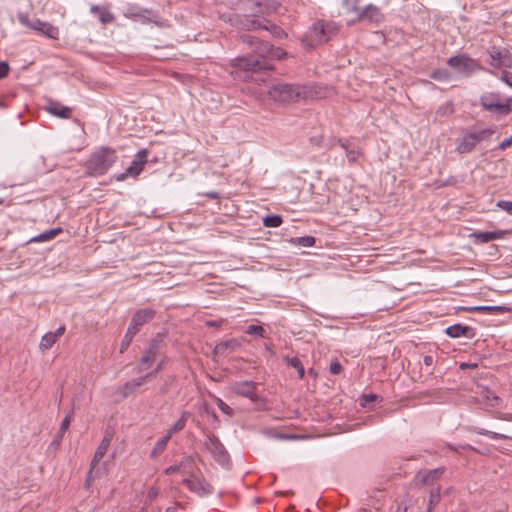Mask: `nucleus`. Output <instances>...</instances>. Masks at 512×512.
Returning <instances> with one entry per match:
<instances>
[{"label": "nucleus", "instance_id": "nucleus-41", "mask_svg": "<svg viewBox=\"0 0 512 512\" xmlns=\"http://www.w3.org/2000/svg\"><path fill=\"white\" fill-rule=\"evenodd\" d=\"M359 0H342V5L347 14L356 16L359 9Z\"/></svg>", "mask_w": 512, "mask_h": 512}, {"label": "nucleus", "instance_id": "nucleus-20", "mask_svg": "<svg viewBox=\"0 0 512 512\" xmlns=\"http://www.w3.org/2000/svg\"><path fill=\"white\" fill-rule=\"evenodd\" d=\"M445 333L451 338H459L463 336L472 339L476 335L474 328L467 325H462L460 323L447 327Z\"/></svg>", "mask_w": 512, "mask_h": 512}, {"label": "nucleus", "instance_id": "nucleus-56", "mask_svg": "<svg viewBox=\"0 0 512 512\" xmlns=\"http://www.w3.org/2000/svg\"><path fill=\"white\" fill-rule=\"evenodd\" d=\"M447 447L451 451H458L459 448H461L463 450L477 451V449L474 448L473 446H471L470 444L461 445V446H458V447H456V446H454L452 444H448Z\"/></svg>", "mask_w": 512, "mask_h": 512}, {"label": "nucleus", "instance_id": "nucleus-25", "mask_svg": "<svg viewBox=\"0 0 512 512\" xmlns=\"http://www.w3.org/2000/svg\"><path fill=\"white\" fill-rule=\"evenodd\" d=\"M35 26L34 31H37L41 35L46 36L49 39H58L59 37V29L53 26L51 23L43 22L40 19L35 18Z\"/></svg>", "mask_w": 512, "mask_h": 512}, {"label": "nucleus", "instance_id": "nucleus-55", "mask_svg": "<svg viewBox=\"0 0 512 512\" xmlns=\"http://www.w3.org/2000/svg\"><path fill=\"white\" fill-rule=\"evenodd\" d=\"M250 0H226L227 5L232 9L240 8L243 3L249 2Z\"/></svg>", "mask_w": 512, "mask_h": 512}, {"label": "nucleus", "instance_id": "nucleus-10", "mask_svg": "<svg viewBox=\"0 0 512 512\" xmlns=\"http://www.w3.org/2000/svg\"><path fill=\"white\" fill-rule=\"evenodd\" d=\"M447 63L449 66L456 69L459 73L465 75H470L475 71L483 69L477 60L471 58L467 54H460L450 57Z\"/></svg>", "mask_w": 512, "mask_h": 512}, {"label": "nucleus", "instance_id": "nucleus-14", "mask_svg": "<svg viewBox=\"0 0 512 512\" xmlns=\"http://www.w3.org/2000/svg\"><path fill=\"white\" fill-rule=\"evenodd\" d=\"M490 58V65L494 68H511L512 56L505 47L493 45L487 49Z\"/></svg>", "mask_w": 512, "mask_h": 512}, {"label": "nucleus", "instance_id": "nucleus-21", "mask_svg": "<svg viewBox=\"0 0 512 512\" xmlns=\"http://www.w3.org/2000/svg\"><path fill=\"white\" fill-rule=\"evenodd\" d=\"M65 325H61L55 332H47L41 338L39 348L41 351H47L59 340L60 337L65 333Z\"/></svg>", "mask_w": 512, "mask_h": 512}, {"label": "nucleus", "instance_id": "nucleus-29", "mask_svg": "<svg viewBox=\"0 0 512 512\" xmlns=\"http://www.w3.org/2000/svg\"><path fill=\"white\" fill-rule=\"evenodd\" d=\"M92 14H97L99 21L103 25L110 24L114 21V15L109 11L106 6L92 5L90 8Z\"/></svg>", "mask_w": 512, "mask_h": 512}, {"label": "nucleus", "instance_id": "nucleus-4", "mask_svg": "<svg viewBox=\"0 0 512 512\" xmlns=\"http://www.w3.org/2000/svg\"><path fill=\"white\" fill-rule=\"evenodd\" d=\"M230 66L246 73L273 69L272 63L251 53L231 59Z\"/></svg>", "mask_w": 512, "mask_h": 512}, {"label": "nucleus", "instance_id": "nucleus-39", "mask_svg": "<svg viewBox=\"0 0 512 512\" xmlns=\"http://www.w3.org/2000/svg\"><path fill=\"white\" fill-rule=\"evenodd\" d=\"M136 334H137V332L128 326V329L121 341V346H120L121 354L124 353L128 349V347L130 346V344Z\"/></svg>", "mask_w": 512, "mask_h": 512}, {"label": "nucleus", "instance_id": "nucleus-13", "mask_svg": "<svg viewBox=\"0 0 512 512\" xmlns=\"http://www.w3.org/2000/svg\"><path fill=\"white\" fill-rule=\"evenodd\" d=\"M182 484L186 486L192 493L197 494L200 497H205L213 494V486L206 481L203 476L190 474L189 478H185Z\"/></svg>", "mask_w": 512, "mask_h": 512}, {"label": "nucleus", "instance_id": "nucleus-62", "mask_svg": "<svg viewBox=\"0 0 512 512\" xmlns=\"http://www.w3.org/2000/svg\"><path fill=\"white\" fill-rule=\"evenodd\" d=\"M407 506L404 504H397L395 512H407Z\"/></svg>", "mask_w": 512, "mask_h": 512}, {"label": "nucleus", "instance_id": "nucleus-64", "mask_svg": "<svg viewBox=\"0 0 512 512\" xmlns=\"http://www.w3.org/2000/svg\"><path fill=\"white\" fill-rule=\"evenodd\" d=\"M166 512H177V506H171L166 509Z\"/></svg>", "mask_w": 512, "mask_h": 512}, {"label": "nucleus", "instance_id": "nucleus-17", "mask_svg": "<svg viewBox=\"0 0 512 512\" xmlns=\"http://www.w3.org/2000/svg\"><path fill=\"white\" fill-rule=\"evenodd\" d=\"M162 341L163 340L159 336L151 340L148 348L144 351L139 364L136 366L137 372H142L153 364L160 351Z\"/></svg>", "mask_w": 512, "mask_h": 512}, {"label": "nucleus", "instance_id": "nucleus-57", "mask_svg": "<svg viewBox=\"0 0 512 512\" xmlns=\"http://www.w3.org/2000/svg\"><path fill=\"white\" fill-rule=\"evenodd\" d=\"M512 145V135L506 139H504L498 146L499 150H505L506 148Z\"/></svg>", "mask_w": 512, "mask_h": 512}, {"label": "nucleus", "instance_id": "nucleus-26", "mask_svg": "<svg viewBox=\"0 0 512 512\" xmlns=\"http://www.w3.org/2000/svg\"><path fill=\"white\" fill-rule=\"evenodd\" d=\"M463 311L467 312H485L488 314H504L511 311V308L501 305L495 306H471V307H462L460 308Z\"/></svg>", "mask_w": 512, "mask_h": 512}, {"label": "nucleus", "instance_id": "nucleus-48", "mask_svg": "<svg viewBox=\"0 0 512 512\" xmlns=\"http://www.w3.org/2000/svg\"><path fill=\"white\" fill-rule=\"evenodd\" d=\"M377 399H380V396L376 394H363L360 398V405L364 408L368 407V405Z\"/></svg>", "mask_w": 512, "mask_h": 512}, {"label": "nucleus", "instance_id": "nucleus-27", "mask_svg": "<svg viewBox=\"0 0 512 512\" xmlns=\"http://www.w3.org/2000/svg\"><path fill=\"white\" fill-rule=\"evenodd\" d=\"M507 231L497 230V231H479L474 232L472 236L476 239V241L480 243H488L497 239H503Z\"/></svg>", "mask_w": 512, "mask_h": 512}, {"label": "nucleus", "instance_id": "nucleus-47", "mask_svg": "<svg viewBox=\"0 0 512 512\" xmlns=\"http://www.w3.org/2000/svg\"><path fill=\"white\" fill-rule=\"evenodd\" d=\"M294 243L302 247H311L315 244L313 236H302L295 239Z\"/></svg>", "mask_w": 512, "mask_h": 512}, {"label": "nucleus", "instance_id": "nucleus-6", "mask_svg": "<svg viewBox=\"0 0 512 512\" xmlns=\"http://www.w3.org/2000/svg\"><path fill=\"white\" fill-rule=\"evenodd\" d=\"M481 106L492 113L498 115H507L511 112L510 100L505 101L501 97L500 93L488 92L480 97Z\"/></svg>", "mask_w": 512, "mask_h": 512}, {"label": "nucleus", "instance_id": "nucleus-44", "mask_svg": "<svg viewBox=\"0 0 512 512\" xmlns=\"http://www.w3.org/2000/svg\"><path fill=\"white\" fill-rule=\"evenodd\" d=\"M476 433L479 435L488 436L491 439H512V437H509L507 435L497 433V432H492V431H489V430H486L483 428L476 429Z\"/></svg>", "mask_w": 512, "mask_h": 512}, {"label": "nucleus", "instance_id": "nucleus-33", "mask_svg": "<svg viewBox=\"0 0 512 512\" xmlns=\"http://www.w3.org/2000/svg\"><path fill=\"white\" fill-rule=\"evenodd\" d=\"M263 30L269 31L271 35L277 39L287 38V33L280 26L272 23L268 19L265 20Z\"/></svg>", "mask_w": 512, "mask_h": 512}, {"label": "nucleus", "instance_id": "nucleus-46", "mask_svg": "<svg viewBox=\"0 0 512 512\" xmlns=\"http://www.w3.org/2000/svg\"><path fill=\"white\" fill-rule=\"evenodd\" d=\"M246 333L248 335L263 338L264 334H265V330H264L263 326H261V325L251 324L247 327Z\"/></svg>", "mask_w": 512, "mask_h": 512}, {"label": "nucleus", "instance_id": "nucleus-63", "mask_svg": "<svg viewBox=\"0 0 512 512\" xmlns=\"http://www.w3.org/2000/svg\"><path fill=\"white\" fill-rule=\"evenodd\" d=\"M207 196L211 199H218L219 198V194L215 191H212V192H209L207 193Z\"/></svg>", "mask_w": 512, "mask_h": 512}, {"label": "nucleus", "instance_id": "nucleus-52", "mask_svg": "<svg viewBox=\"0 0 512 512\" xmlns=\"http://www.w3.org/2000/svg\"><path fill=\"white\" fill-rule=\"evenodd\" d=\"M159 495V490L156 487H151L147 491L146 500L151 503L153 502Z\"/></svg>", "mask_w": 512, "mask_h": 512}, {"label": "nucleus", "instance_id": "nucleus-43", "mask_svg": "<svg viewBox=\"0 0 512 512\" xmlns=\"http://www.w3.org/2000/svg\"><path fill=\"white\" fill-rule=\"evenodd\" d=\"M430 77L436 81L445 82L450 79V73L446 69H436L434 70Z\"/></svg>", "mask_w": 512, "mask_h": 512}, {"label": "nucleus", "instance_id": "nucleus-28", "mask_svg": "<svg viewBox=\"0 0 512 512\" xmlns=\"http://www.w3.org/2000/svg\"><path fill=\"white\" fill-rule=\"evenodd\" d=\"M111 440H112V435L106 433L104 435L103 439L101 440V442L93 456V459L91 461L92 468H95L97 466V464L99 463V461L105 456V454L110 446Z\"/></svg>", "mask_w": 512, "mask_h": 512}, {"label": "nucleus", "instance_id": "nucleus-49", "mask_svg": "<svg viewBox=\"0 0 512 512\" xmlns=\"http://www.w3.org/2000/svg\"><path fill=\"white\" fill-rule=\"evenodd\" d=\"M217 407L226 415H233V409L226 404L222 399L216 398L215 400Z\"/></svg>", "mask_w": 512, "mask_h": 512}, {"label": "nucleus", "instance_id": "nucleus-15", "mask_svg": "<svg viewBox=\"0 0 512 512\" xmlns=\"http://www.w3.org/2000/svg\"><path fill=\"white\" fill-rule=\"evenodd\" d=\"M251 54H255L257 57L269 61L270 63H272L271 61L273 59L280 60L287 55V53L282 48L274 47L270 43L261 40L257 41V45Z\"/></svg>", "mask_w": 512, "mask_h": 512}, {"label": "nucleus", "instance_id": "nucleus-42", "mask_svg": "<svg viewBox=\"0 0 512 512\" xmlns=\"http://www.w3.org/2000/svg\"><path fill=\"white\" fill-rule=\"evenodd\" d=\"M17 19L18 21L25 27L31 29V30H34V28H36L35 26V18L34 19H30L29 18V15L25 12H19L17 14Z\"/></svg>", "mask_w": 512, "mask_h": 512}, {"label": "nucleus", "instance_id": "nucleus-54", "mask_svg": "<svg viewBox=\"0 0 512 512\" xmlns=\"http://www.w3.org/2000/svg\"><path fill=\"white\" fill-rule=\"evenodd\" d=\"M329 371L331 374L337 375L342 371V365L338 361L331 362Z\"/></svg>", "mask_w": 512, "mask_h": 512}, {"label": "nucleus", "instance_id": "nucleus-23", "mask_svg": "<svg viewBox=\"0 0 512 512\" xmlns=\"http://www.w3.org/2000/svg\"><path fill=\"white\" fill-rule=\"evenodd\" d=\"M45 109L53 116L61 119H69L71 117L72 109L55 100H48Z\"/></svg>", "mask_w": 512, "mask_h": 512}, {"label": "nucleus", "instance_id": "nucleus-35", "mask_svg": "<svg viewBox=\"0 0 512 512\" xmlns=\"http://www.w3.org/2000/svg\"><path fill=\"white\" fill-rule=\"evenodd\" d=\"M193 462H194V460L191 456L184 457L183 460L179 464H174V465L167 467L164 470V473L166 475L174 474L176 472H179L182 468H185L188 465L193 464Z\"/></svg>", "mask_w": 512, "mask_h": 512}, {"label": "nucleus", "instance_id": "nucleus-9", "mask_svg": "<svg viewBox=\"0 0 512 512\" xmlns=\"http://www.w3.org/2000/svg\"><path fill=\"white\" fill-rule=\"evenodd\" d=\"M338 31L339 29L335 22L324 20L316 21L310 28L311 36L319 43L329 41Z\"/></svg>", "mask_w": 512, "mask_h": 512}, {"label": "nucleus", "instance_id": "nucleus-16", "mask_svg": "<svg viewBox=\"0 0 512 512\" xmlns=\"http://www.w3.org/2000/svg\"><path fill=\"white\" fill-rule=\"evenodd\" d=\"M445 472L446 467L444 466L431 470L418 471L413 478V483L416 487L432 486L440 480Z\"/></svg>", "mask_w": 512, "mask_h": 512}, {"label": "nucleus", "instance_id": "nucleus-1", "mask_svg": "<svg viewBox=\"0 0 512 512\" xmlns=\"http://www.w3.org/2000/svg\"><path fill=\"white\" fill-rule=\"evenodd\" d=\"M116 159V151L113 148L102 147L87 159L86 174L93 177L104 175L116 162Z\"/></svg>", "mask_w": 512, "mask_h": 512}, {"label": "nucleus", "instance_id": "nucleus-38", "mask_svg": "<svg viewBox=\"0 0 512 512\" xmlns=\"http://www.w3.org/2000/svg\"><path fill=\"white\" fill-rule=\"evenodd\" d=\"M238 346H239V343H238V341L236 339H230V340L218 343L215 346L214 351L216 353L223 354V353H225L226 350H228V349H235Z\"/></svg>", "mask_w": 512, "mask_h": 512}, {"label": "nucleus", "instance_id": "nucleus-19", "mask_svg": "<svg viewBox=\"0 0 512 512\" xmlns=\"http://www.w3.org/2000/svg\"><path fill=\"white\" fill-rule=\"evenodd\" d=\"M155 315L156 311L152 308L139 309L133 314L129 327L138 333L141 327L151 321Z\"/></svg>", "mask_w": 512, "mask_h": 512}, {"label": "nucleus", "instance_id": "nucleus-36", "mask_svg": "<svg viewBox=\"0 0 512 512\" xmlns=\"http://www.w3.org/2000/svg\"><path fill=\"white\" fill-rule=\"evenodd\" d=\"M61 232H62V229L60 227L53 228V229L47 230V231L39 234L38 236L32 238L31 241H34V242L48 241V240H51L54 237H56Z\"/></svg>", "mask_w": 512, "mask_h": 512}, {"label": "nucleus", "instance_id": "nucleus-50", "mask_svg": "<svg viewBox=\"0 0 512 512\" xmlns=\"http://www.w3.org/2000/svg\"><path fill=\"white\" fill-rule=\"evenodd\" d=\"M496 206L503 211L507 212L508 214L512 215V201L507 200H499L496 203Z\"/></svg>", "mask_w": 512, "mask_h": 512}, {"label": "nucleus", "instance_id": "nucleus-45", "mask_svg": "<svg viewBox=\"0 0 512 512\" xmlns=\"http://www.w3.org/2000/svg\"><path fill=\"white\" fill-rule=\"evenodd\" d=\"M454 113V106L452 102H446L445 104L438 107L436 114L438 116H448Z\"/></svg>", "mask_w": 512, "mask_h": 512}, {"label": "nucleus", "instance_id": "nucleus-59", "mask_svg": "<svg viewBox=\"0 0 512 512\" xmlns=\"http://www.w3.org/2000/svg\"><path fill=\"white\" fill-rule=\"evenodd\" d=\"M503 81L510 87H512V74L504 71L502 74Z\"/></svg>", "mask_w": 512, "mask_h": 512}, {"label": "nucleus", "instance_id": "nucleus-58", "mask_svg": "<svg viewBox=\"0 0 512 512\" xmlns=\"http://www.w3.org/2000/svg\"><path fill=\"white\" fill-rule=\"evenodd\" d=\"M161 370V364H158V366L151 372L147 373L143 377L146 378V381L149 379H152L156 377L157 373Z\"/></svg>", "mask_w": 512, "mask_h": 512}, {"label": "nucleus", "instance_id": "nucleus-32", "mask_svg": "<svg viewBox=\"0 0 512 512\" xmlns=\"http://www.w3.org/2000/svg\"><path fill=\"white\" fill-rule=\"evenodd\" d=\"M190 415V412L184 411L181 417L174 423V425L168 429L166 435L171 439L173 434L182 431L185 428L187 419L190 417Z\"/></svg>", "mask_w": 512, "mask_h": 512}, {"label": "nucleus", "instance_id": "nucleus-40", "mask_svg": "<svg viewBox=\"0 0 512 512\" xmlns=\"http://www.w3.org/2000/svg\"><path fill=\"white\" fill-rule=\"evenodd\" d=\"M283 220L280 215H267L263 218V225L268 228H276L282 224Z\"/></svg>", "mask_w": 512, "mask_h": 512}, {"label": "nucleus", "instance_id": "nucleus-53", "mask_svg": "<svg viewBox=\"0 0 512 512\" xmlns=\"http://www.w3.org/2000/svg\"><path fill=\"white\" fill-rule=\"evenodd\" d=\"M9 71H10V66H9L8 62H6V61L0 62V80L5 78L8 75Z\"/></svg>", "mask_w": 512, "mask_h": 512}, {"label": "nucleus", "instance_id": "nucleus-2", "mask_svg": "<svg viewBox=\"0 0 512 512\" xmlns=\"http://www.w3.org/2000/svg\"><path fill=\"white\" fill-rule=\"evenodd\" d=\"M268 96L277 103H289L298 101L307 96V87L300 84L276 82L269 86Z\"/></svg>", "mask_w": 512, "mask_h": 512}, {"label": "nucleus", "instance_id": "nucleus-22", "mask_svg": "<svg viewBox=\"0 0 512 512\" xmlns=\"http://www.w3.org/2000/svg\"><path fill=\"white\" fill-rule=\"evenodd\" d=\"M146 382V378L143 376L134 378L130 381H127L122 386L118 387L117 392L122 396V398H128L132 394H134L144 383Z\"/></svg>", "mask_w": 512, "mask_h": 512}, {"label": "nucleus", "instance_id": "nucleus-12", "mask_svg": "<svg viewBox=\"0 0 512 512\" xmlns=\"http://www.w3.org/2000/svg\"><path fill=\"white\" fill-rule=\"evenodd\" d=\"M148 154L149 151L147 149H140L135 155V159L126 168V170L123 173L115 175L114 179L117 182H121L124 181L129 176L133 178L139 176L143 171L145 164L147 163Z\"/></svg>", "mask_w": 512, "mask_h": 512}, {"label": "nucleus", "instance_id": "nucleus-18", "mask_svg": "<svg viewBox=\"0 0 512 512\" xmlns=\"http://www.w3.org/2000/svg\"><path fill=\"white\" fill-rule=\"evenodd\" d=\"M258 383L254 381L244 380L236 382L232 386V390L239 396L250 399L252 402L258 401L257 395Z\"/></svg>", "mask_w": 512, "mask_h": 512}, {"label": "nucleus", "instance_id": "nucleus-37", "mask_svg": "<svg viewBox=\"0 0 512 512\" xmlns=\"http://www.w3.org/2000/svg\"><path fill=\"white\" fill-rule=\"evenodd\" d=\"M170 438L165 435L162 438L158 439L155 443L152 451H151V457H157L160 454L163 453V451L166 449L167 443L169 442Z\"/></svg>", "mask_w": 512, "mask_h": 512}, {"label": "nucleus", "instance_id": "nucleus-51", "mask_svg": "<svg viewBox=\"0 0 512 512\" xmlns=\"http://www.w3.org/2000/svg\"><path fill=\"white\" fill-rule=\"evenodd\" d=\"M241 40H242L243 43L248 44L249 46L254 47V48L257 45V41H259L254 36H251V35H248V34L242 35L241 36Z\"/></svg>", "mask_w": 512, "mask_h": 512}, {"label": "nucleus", "instance_id": "nucleus-34", "mask_svg": "<svg viewBox=\"0 0 512 512\" xmlns=\"http://www.w3.org/2000/svg\"><path fill=\"white\" fill-rule=\"evenodd\" d=\"M283 361L288 366H291V367H293L294 369L297 370L299 379H303L304 378L305 369H304V366L302 365V362L300 361V359L298 357L285 356L283 358Z\"/></svg>", "mask_w": 512, "mask_h": 512}, {"label": "nucleus", "instance_id": "nucleus-5", "mask_svg": "<svg viewBox=\"0 0 512 512\" xmlns=\"http://www.w3.org/2000/svg\"><path fill=\"white\" fill-rule=\"evenodd\" d=\"M123 16L133 21H140L142 24L153 23L156 26H162V20L156 12L137 4H127L123 10Z\"/></svg>", "mask_w": 512, "mask_h": 512}, {"label": "nucleus", "instance_id": "nucleus-30", "mask_svg": "<svg viewBox=\"0 0 512 512\" xmlns=\"http://www.w3.org/2000/svg\"><path fill=\"white\" fill-rule=\"evenodd\" d=\"M73 410H71L67 415L66 417L62 420L61 422V425H60V428H59V431L57 432V434L55 435L53 441H52V444L53 445H56L58 446L65 434V432L68 430L69 428V425L73 419Z\"/></svg>", "mask_w": 512, "mask_h": 512}, {"label": "nucleus", "instance_id": "nucleus-60", "mask_svg": "<svg viewBox=\"0 0 512 512\" xmlns=\"http://www.w3.org/2000/svg\"><path fill=\"white\" fill-rule=\"evenodd\" d=\"M434 362V357L432 355H425L423 358V363L427 367L433 366Z\"/></svg>", "mask_w": 512, "mask_h": 512}, {"label": "nucleus", "instance_id": "nucleus-8", "mask_svg": "<svg viewBox=\"0 0 512 512\" xmlns=\"http://www.w3.org/2000/svg\"><path fill=\"white\" fill-rule=\"evenodd\" d=\"M224 21L229 22L232 26L237 28L247 30V31H255V30H263V26L265 23V18L257 19L251 15H241V14H228L223 15L221 17Z\"/></svg>", "mask_w": 512, "mask_h": 512}, {"label": "nucleus", "instance_id": "nucleus-7", "mask_svg": "<svg viewBox=\"0 0 512 512\" xmlns=\"http://www.w3.org/2000/svg\"><path fill=\"white\" fill-rule=\"evenodd\" d=\"M385 19L384 13L381 8L374 4H367L364 7H359L358 12L355 17L348 20L347 24L349 26L355 25L356 23H370V24H380Z\"/></svg>", "mask_w": 512, "mask_h": 512}, {"label": "nucleus", "instance_id": "nucleus-3", "mask_svg": "<svg viewBox=\"0 0 512 512\" xmlns=\"http://www.w3.org/2000/svg\"><path fill=\"white\" fill-rule=\"evenodd\" d=\"M493 128L475 130L471 128L458 140L456 151L460 154H467L473 151L478 143L488 139L494 134Z\"/></svg>", "mask_w": 512, "mask_h": 512}, {"label": "nucleus", "instance_id": "nucleus-61", "mask_svg": "<svg viewBox=\"0 0 512 512\" xmlns=\"http://www.w3.org/2000/svg\"><path fill=\"white\" fill-rule=\"evenodd\" d=\"M175 380V378L173 376L169 377L166 381V385L165 387L161 388L160 392L161 394H166L167 393V385L170 384V383H173Z\"/></svg>", "mask_w": 512, "mask_h": 512}, {"label": "nucleus", "instance_id": "nucleus-11", "mask_svg": "<svg viewBox=\"0 0 512 512\" xmlns=\"http://www.w3.org/2000/svg\"><path fill=\"white\" fill-rule=\"evenodd\" d=\"M204 446L219 464L226 465L230 461L229 453L216 435L208 433L204 440Z\"/></svg>", "mask_w": 512, "mask_h": 512}, {"label": "nucleus", "instance_id": "nucleus-31", "mask_svg": "<svg viewBox=\"0 0 512 512\" xmlns=\"http://www.w3.org/2000/svg\"><path fill=\"white\" fill-rule=\"evenodd\" d=\"M441 491H442V488L440 485H438L430 490L426 511L432 512L433 509L440 503L441 493H442Z\"/></svg>", "mask_w": 512, "mask_h": 512}, {"label": "nucleus", "instance_id": "nucleus-24", "mask_svg": "<svg viewBox=\"0 0 512 512\" xmlns=\"http://www.w3.org/2000/svg\"><path fill=\"white\" fill-rule=\"evenodd\" d=\"M337 145H339L343 150H345L346 156L350 163H354L357 161L358 157L360 156V150L357 145H355L353 142L346 138H339L337 140Z\"/></svg>", "mask_w": 512, "mask_h": 512}]
</instances>
